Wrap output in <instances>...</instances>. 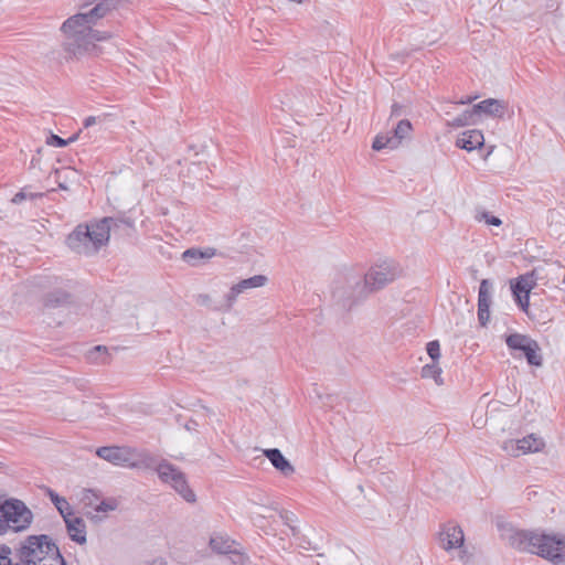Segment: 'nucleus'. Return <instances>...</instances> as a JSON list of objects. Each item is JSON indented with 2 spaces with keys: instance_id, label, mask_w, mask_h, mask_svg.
<instances>
[{
  "instance_id": "1",
  "label": "nucleus",
  "mask_w": 565,
  "mask_h": 565,
  "mask_svg": "<svg viewBox=\"0 0 565 565\" xmlns=\"http://www.w3.org/2000/svg\"><path fill=\"white\" fill-rule=\"evenodd\" d=\"M509 545L523 553L536 554L555 565L565 564V535L546 534L540 530L510 529Z\"/></svg>"
},
{
  "instance_id": "2",
  "label": "nucleus",
  "mask_w": 565,
  "mask_h": 565,
  "mask_svg": "<svg viewBox=\"0 0 565 565\" xmlns=\"http://www.w3.org/2000/svg\"><path fill=\"white\" fill-rule=\"evenodd\" d=\"M96 23H78L70 29H62L65 35L63 50L66 52V58L79 57L95 49V42L108 40L111 34L107 31L93 29Z\"/></svg>"
},
{
  "instance_id": "3",
  "label": "nucleus",
  "mask_w": 565,
  "mask_h": 565,
  "mask_svg": "<svg viewBox=\"0 0 565 565\" xmlns=\"http://www.w3.org/2000/svg\"><path fill=\"white\" fill-rule=\"evenodd\" d=\"M47 556L57 561L60 565H66L58 546L49 535H29L17 550L19 562L14 565H43L41 563Z\"/></svg>"
},
{
  "instance_id": "4",
  "label": "nucleus",
  "mask_w": 565,
  "mask_h": 565,
  "mask_svg": "<svg viewBox=\"0 0 565 565\" xmlns=\"http://www.w3.org/2000/svg\"><path fill=\"white\" fill-rule=\"evenodd\" d=\"M369 297L361 274L350 273L338 279L332 289V298L343 310L350 311Z\"/></svg>"
},
{
  "instance_id": "5",
  "label": "nucleus",
  "mask_w": 565,
  "mask_h": 565,
  "mask_svg": "<svg viewBox=\"0 0 565 565\" xmlns=\"http://www.w3.org/2000/svg\"><path fill=\"white\" fill-rule=\"evenodd\" d=\"M106 232L97 223L78 224L66 237V245L76 254L90 256L106 245Z\"/></svg>"
},
{
  "instance_id": "6",
  "label": "nucleus",
  "mask_w": 565,
  "mask_h": 565,
  "mask_svg": "<svg viewBox=\"0 0 565 565\" xmlns=\"http://www.w3.org/2000/svg\"><path fill=\"white\" fill-rule=\"evenodd\" d=\"M33 514L25 503L19 499H7L0 503V535L8 529L21 532L30 526Z\"/></svg>"
},
{
  "instance_id": "7",
  "label": "nucleus",
  "mask_w": 565,
  "mask_h": 565,
  "mask_svg": "<svg viewBox=\"0 0 565 565\" xmlns=\"http://www.w3.org/2000/svg\"><path fill=\"white\" fill-rule=\"evenodd\" d=\"M402 275V268L393 259H386L372 266L363 277L367 294L383 289Z\"/></svg>"
},
{
  "instance_id": "8",
  "label": "nucleus",
  "mask_w": 565,
  "mask_h": 565,
  "mask_svg": "<svg viewBox=\"0 0 565 565\" xmlns=\"http://www.w3.org/2000/svg\"><path fill=\"white\" fill-rule=\"evenodd\" d=\"M157 473L163 483L170 484L186 502L196 501V495L189 487L185 475L177 466L161 459L157 467Z\"/></svg>"
},
{
  "instance_id": "9",
  "label": "nucleus",
  "mask_w": 565,
  "mask_h": 565,
  "mask_svg": "<svg viewBox=\"0 0 565 565\" xmlns=\"http://www.w3.org/2000/svg\"><path fill=\"white\" fill-rule=\"evenodd\" d=\"M505 343L511 351L522 352L530 365L542 366L543 356L536 340L526 334L511 333L507 335Z\"/></svg>"
},
{
  "instance_id": "10",
  "label": "nucleus",
  "mask_w": 565,
  "mask_h": 565,
  "mask_svg": "<svg viewBox=\"0 0 565 565\" xmlns=\"http://www.w3.org/2000/svg\"><path fill=\"white\" fill-rule=\"evenodd\" d=\"M465 535L462 529L454 523L447 522L441 525L438 532V543L445 551L459 548L463 545Z\"/></svg>"
},
{
  "instance_id": "11",
  "label": "nucleus",
  "mask_w": 565,
  "mask_h": 565,
  "mask_svg": "<svg viewBox=\"0 0 565 565\" xmlns=\"http://www.w3.org/2000/svg\"><path fill=\"white\" fill-rule=\"evenodd\" d=\"M110 1L102 0L93 9L87 12L77 13L70 17L62 24V29H70L72 25L82 21L84 23H97V21L104 18L110 10Z\"/></svg>"
},
{
  "instance_id": "12",
  "label": "nucleus",
  "mask_w": 565,
  "mask_h": 565,
  "mask_svg": "<svg viewBox=\"0 0 565 565\" xmlns=\"http://www.w3.org/2000/svg\"><path fill=\"white\" fill-rule=\"evenodd\" d=\"M492 282L489 279H482L478 292V320L480 326L486 327L490 319L491 290Z\"/></svg>"
},
{
  "instance_id": "13",
  "label": "nucleus",
  "mask_w": 565,
  "mask_h": 565,
  "mask_svg": "<svg viewBox=\"0 0 565 565\" xmlns=\"http://www.w3.org/2000/svg\"><path fill=\"white\" fill-rule=\"evenodd\" d=\"M96 455L116 466L129 467L131 451L129 448L118 446H104L96 450Z\"/></svg>"
},
{
  "instance_id": "14",
  "label": "nucleus",
  "mask_w": 565,
  "mask_h": 565,
  "mask_svg": "<svg viewBox=\"0 0 565 565\" xmlns=\"http://www.w3.org/2000/svg\"><path fill=\"white\" fill-rule=\"evenodd\" d=\"M97 230L103 228L106 234V244L109 241L110 232L117 234H128V231L134 230V221L129 217H104L96 221Z\"/></svg>"
},
{
  "instance_id": "15",
  "label": "nucleus",
  "mask_w": 565,
  "mask_h": 565,
  "mask_svg": "<svg viewBox=\"0 0 565 565\" xmlns=\"http://www.w3.org/2000/svg\"><path fill=\"white\" fill-rule=\"evenodd\" d=\"M63 521L70 539L83 545L87 542L86 523L83 518L76 516L74 511L70 515H64Z\"/></svg>"
},
{
  "instance_id": "16",
  "label": "nucleus",
  "mask_w": 565,
  "mask_h": 565,
  "mask_svg": "<svg viewBox=\"0 0 565 565\" xmlns=\"http://www.w3.org/2000/svg\"><path fill=\"white\" fill-rule=\"evenodd\" d=\"M536 286V277L534 271L520 275L519 277L510 280V287L513 298L522 296H530L532 289Z\"/></svg>"
},
{
  "instance_id": "17",
  "label": "nucleus",
  "mask_w": 565,
  "mask_h": 565,
  "mask_svg": "<svg viewBox=\"0 0 565 565\" xmlns=\"http://www.w3.org/2000/svg\"><path fill=\"white\" fill-rule=\"evenodd\" d=\"M473 111L478 117L482 114L495 118H502L507 111V104L503 100L488 98L473 105Z\"/></svg>"
},
{
  "instance_id": "18",
  "label": "nucleus",
  "mask_w": 565,
  "mask_h": 565,
  "mask_svg": "<svg viewBox=\"0 0 565 565\" xmlns=\"http://www.w3.org/2000/svg\"><path fill=\"white\" fill-rule=\"evenodd\" d=\"M484 145V137L481 130L470 129L463 131L457 139L456 146L467 151L479 149Z\"/></svg>"
},
{
  "instance_id": "19",
  "label": "nucleus",
  "mask_w": 565,
  "mask_h": 565,
  "mask_svg": "<svg viewBox=\"0 0 565 565\" xmlns=\"http://www.w3.org/2000/svg\"><path fill=\"white\" fill-rule=\"evenodd\" d=\"M73 302V296L65 289L57 288L49 291L43 297V306L47 309H56Z\"/></svg>"
},
{
  "instance_id": "20",
  "label": "nucleus",
  "mask_w": 565,
  "mask_h": 565,
  "mask_svg": "<svg viewBox=\"0 0 565 565\" xmlns=\"http://www.w3.org/2000/svg\"><path fill=\"white\" fill-rule=\"evenodd\" d=\"M510 444L512 449H514L515 446L516 452L513 454L514 456H519L520 452H537L544 447L543 439L535 437L534 434H530L522 439L516 440L515 443L511 440Z\"/></svg>"
},
{
  "instance_id": "21",
  "label": "nucleus",
  "mask_w": 565,
  "mask_h": 565,
  "mask_svg": "<svg viewBox=\"0 0 565 565\" xmlns=\"http://www.w3.org/2000/svg\"><path fill=\"white\" fill-rule=\"evenodd\" d=\"M264 455L271 462V465L284 476H289L294 473V467L278 448L265 449Z\"/></svg>"
},
{
  "instance_id": "22",
  "label": "nucleus",
  "mask_w": 565,
  "mask_h": 565,
  "mask_svg": "<svg viewBox=\"0 0 565 565\" xmlns=\"http://www.w3.org/2000/svg\"><path fill=\"white\" fill-rule=\"evenodd\" d=\"M216 255V249L206 247L204 249L191 247L182 253V259L191 266H198L200 260L210 259Z\"/></svg>"
},
{
  "instance_id": "23",
  "label": "nucleus",
  "mask_w": 565,
  "mask_h": 565,
  "mask_svg": "<svg viewBox=\"0 0 565 565\" xmlns=\"http://www.w3.org/2000/svg\"><path fill=\"white\" fill-rule=\"evenodd\" d=\"M46 493L62 518H64V515H70V513L73 512V508L65 498L61 497L50 488H47Z\"/></svg>"
},
{
  "instance_id": "24",
  "label": "nucleus",
  "mask_w": 565,
  "mask_h": 565,
  "mask_svg": "<svg viewBox=\"0 0 565 565\" xmlns=\"http://www.w3.org/2000/svg\"><path fill=\"white\" fill-rule=\"evenodd\" d=\"M158 459L151 455L150 452L142 451L138 455V459L136 461H132L130 459V468H145V469H153L157 471Z\"/></svg>"
},
{
  "instance_id": "25",
  "label": "nucleus",
  "mask_w": 565,
  "mask_h": 565,
  "mask_svg": "<svg viewBox=\"0 0 565 565\" xmlns=\"http://www.w3.org/2000/svg\"><path fill=\"white\" fill-rule=\"evenodd\" d=\"M241 290L233 285L230 289V291L225 295V299L223 302H220L212 307V310L214 311H222V312H228L232 310L238 295H241Z\"/></svg>"
},
{
  "instance_id": "26",
  "label": "nucleus",
  "mask_w": 565,
  "mask_h": 565,
  "mask_svg": "<svg viewBox=\"0 0 565 565\" xmlns=\"http://www.w3.org/2000/svg\"><path fill=\"white\" fill-rule=\"evenodd\" d=\"M477 118H478L477 111H473V106H472L470 109H467L459 116L455 117L451 120L450 126L459 128V127H465L468 125H473L477 122Z\"/></svg>"
},
{
  "instance_id": "27",
  "label": "nucleus",
  "mask_w": 565,
  "mask_h": 565,
  "mask_svg": "<svg viewBox=\"0 0 565 565\" xmlns=\"http://www.w3.org/2000/svg\"><path fill=\"white\" fill-rule=\"evenodd\" d=\"M268 278L265 275H255L253 277L241 280L235 286L244 292L247 289L263 287L267 282Z\"/></svg>"
},
{
  "instance_id": "28",
  "label": "nucleus",
  "mask_w": 565,
  "mask_h": 565,
  "mask_svg": "<svg viewBox=\"0 0 565 565\" xmlns=\"http://www.w3.org/2000/svg\"><path fill=\"white\" fill-rule=\"evenodd\" d=\"M87 359L92 363L107 364L110 358L106 347L96 345L88 351Z\"/></svg>"
},
{
  "instance_id": "29",
  "label": "nucleus",
  "mask_w": 565,
  "mask_h": 565,
  "mask_svg": "<svg viewBox=\"0 0 565 565\" xmlns=\"http://www.w3.org/2000/svg\"><path fill=\"white\" fill-rule=\"evenodd\" d=\"M398 147V140L396 137L387 136V135H377L372 143V149L375 151H380L382 149H395Z\"/></svg>"
},
{
  "instance_id": "30",
  "label": "nucleus",
  "mask_w": 565,
  "mask_h": 565,
  "mask_svg": "<svg viewBox=\"0 0 565 565\" xmlns=\"http://www.w3.org/2000/svg\"><path fill=\"white\" fill-rule=\"evenodd\" d=\"M422 377L424 379H434L437 385H441V369L438 365V362H433L430 364H426L422 369Z\"/></svg>"
},
{
  "instance_id": "31",
  "label": "nucleus",
  "mask_w": 565,
  "mask_h": 565,
  "mask_svg": "<svg viewBox=\"0 0 565 565\" xmlns=\"http://www.w3.org/2000/svg\"><path fill=\"white\" fill-rule=\"evenodd\" d=\"M210 546L214 552L220 554H228L233 552L232 543L223 536L211 537Z\"/></svg>"
},
{
  "instance_id": "32",
  "label": "nucleus",
  "mask_w": 565,
  "mask_h": 565,
  "mask_svg": "<svg viewBox=\"0 0 565 565\" xmlns=\"http://www.w3.org/2000/svg\"><path fill=\"white\" fill-rule=\"evenodd\" d=\"M412 124L408 119H402L398 121L396 128L394 129V134L392 137H396L398 140V145L401 141L411 132Z\"/></svg>"
},
{
  "instance_id": "33",
  "label": "nucleus",
  "mask_w": 565,
  "mask_h": 565,
  "mask_svg": "<svg viewBox=\"0 0 565 565\" xmlns=\"http://www.w3.org/2000/svg\"><path fill=\"white\" fill-rule=\"evenodd\" d=\"M99 495L92 489H85L82 495V502L85 507L94 508L98 504Z\"/></svg>"
},
{
  "instance_id": "34",
  "label": "nucleus",
  "mask_w": 565,
  "mask_h": 565,
  "mask_svg": "<svg viewBox=\"0 0 565 565\" xmlns=\"http://www.w3.org/2000/svg\"><path fill=\"white\" fill-rule=\"evenodd\" d=\"M77 137L76 136H73L71 137L70 139H63L61 138L60 136L57 135H54V134H51L47 139H46V143L49 146H53V147H57V148H62V147H65L67 146L70 142L74 141Z\"/></svg>"
},
{
  "instance_id": "35",
  "label": "nucleus",
  "mask_w": 565,
  "mask_h": 565,
  "mask_svg": "<svg viewBox=\"0 0 565 565\" xmlns=\"http://www.w3.org/2000/svg\"><path fill=\"white\" fill-rule=\"evenodd\" d=\"M427 354L433 362H438L440 358V344L437 340L430 341L426 345Z\"/></svg>"
},
{
  "instance_id": "36",
  "label": "nucleus",
  "mask_w": 565,
  "mask_h": 565,
  "mask_svg": "<svg viewBox=\"0 0 565 565\" xmlns=\"http://www.w3.org/2000/svg\"><path fill=\"white\" fill-rule=\"evenodd\" d=\"M476 218L478 221H484L488 225L500 226L502 224V221L498 216L491 215L488 212L477 214Z\"/></svg>"
},
{
  "instance_id": "37",
  "label": "nucleus",
  "mask_w": 565,
  "mask_h": 565,
  "mask_svg": "<svg viewBox=\"0 0 565 565\" xmlns=\"http://www.w3.org/2000/svg\"><path fill=\"white\" fill-rule=\"evenodd\" d=\"M117 509V503L114 499L103 500L98 504L95 505L96 512H109Z\"/></svg>"
},
{
  "instance_id": "38",
  "label": "nucleus",
  "mask_w": 565,
  "mask_h": 565,
  "mask_svg": "<svg viewBox=\"0 0 565 565\" xmlns=\"http://www.w3.org/2000/svg\"><path fill=\"white\" fill-rule=\"evenodd\" d=\"M515 303L519 308L530 317L529 307H530V296H522L520 298H514Z\"/></svg>"
},
{
  "instance_id": "39",
  "label": "nucleus",
  "mask_w": 565,
  "mask_h": 565,
  "mask_svg": "<svg viewBox=\"0 0 565 565\" xmlns=\"http://www.w3.org/2000/svg\"><path fill=\"white\" fill-rule=\"evenodd\" d=\"M28 198L30 199H33L34 198V194H28L26 192H24L23 190L19 191L18 193L14 194V196L12 198V203L14 204H20L22 203L23 201H25Z\"/></svg>"
},
{
  "instance_id": "40",
  "label": "nucleus",
  "mask_w": 565,
  "mask_h": 565,
  "mask_svg": "<svg viewBox=\"0 0 565 565\" xmlns=\"http://www.w3.org/2000/svg\"><path fill=\"white\" fill-rule=\"evenodd\" d=\"M104 120V117H96V116H89L84 120V127L88 128L97 122H102Z\"/></svg>"
},
{
  "instance_id": "41",
  "label": "nucleus",
  "mask_w": 565,
  "mask_h": 565,
  "mask_svg": "<svg viewBox=\"0 0 565 565\" xmlns=\"http://www.w3.org/2000/svg\"><path fill=\"white\" fill-rule=\"evenodd\" d=\"M10 554H11V548L9 546H7V545L0 546V557H7V559L9 561V563L6 565H14V564H12L11 558L9 557Z\"/></svg>"
},
{
  "instance_id": "42",
  "label": "nucleus",
  "mask_w": 565,
  "mask_h": 565,
  "mask_svg": "<svg viewBox=\"0 0 565 565\" xmlns=\"http://www.w3.org/2000/svg\"><path fill=\"white\" fill-rule=\"evenodd\" d=\"M199 299H200L201 305L209 306L211 309L213 306L216 305V303H213V305L211 303V297L209 295H200Z\"/></svg>"
},
{
  "instance_id": "43",
  "label": "nucleus",
  "mask_w": 565,
  "mask_h": 565,
  "mask_svg": "<svg viewBox=\"0 0 565 565\" xmlns=\"http://www.w3.org/2000/svg\"><path fill=\"white\" fill-rule=\"evenodd\" d=\"M401 109H402V107L397 103H394L392 105L391 116H399L401 115Z\"/></svg>"
},
{
  "instance_id": "44",
  "label": "nucleus",
  "mask_w": 565,
  "mask_h": 565,
  "mask_svg": "<svg viewBox=\"0 0 565 565\" xmlns=\"http://www.w3.org/2000/svg\"><path fill=\"white\" fill-rule=\"evenodd\" d=\"M477 97H468V98H463V99H460L458 102V104H461V105H465V104H469L471 103L473 99H476Z\"/></svg>"
},
{
  "instance_id": "45",
  "label": "nucleus",
  "mask_w": 565,
  "mask_h": 565,
  "mask_svg": "<svg viewBox=\"0 0 565 565\" xmlns=\"http://www.w3.org/2000/svg\"><path fill=\"white\" fill-rule=\"evenodd\" d=\"M8 563L9 561L7 559V557H0V565H6Z\"/></svg>"
},
{
  "instance_id": "46",
  "label": "nucleus",
  "mask_w": 565,
  "mask_h": 565,
  "mask_svg": "<svg viewBox=\"0 0 565 565\" xmlns=\"http://www.w3.org/2000/svg\"><path fill=\"white\" fill-rule=\"evenodd\" d=\"M58 188H60L61 190H67V186H66L63 182H60V183H58Z\"/></svg>"
},
{
  "instance_id": "47",
  "label": "nucleus",
  "mask_w": 565,
  "mask_h": 565,
  "mask_svg": "<svg viewBox=\"0 0 565 565\" xmlns=\"http://www.w3.org/2000/svg\"><path fill=\"white\" fill-rule=\"evenodd\" d=\"M87 516L90 519V520H95L96 519V515H93L90 513H87Z\"/></svg>"
},
{
  "instance_id": "48",
  "label": "nucleus",
  "mask_w": 565,
  "mask_h": 565,
  "mask_svg": "<svg viewBox=\"0 0 565 565\" xmlns=\"http://www.w3.org/2000/svg\"><path fill=\"white\" fill-rule=\"evenodd\" d=\"M4 463L2 461H0V468H3Z\"/></svg>"
}]
</instances>
